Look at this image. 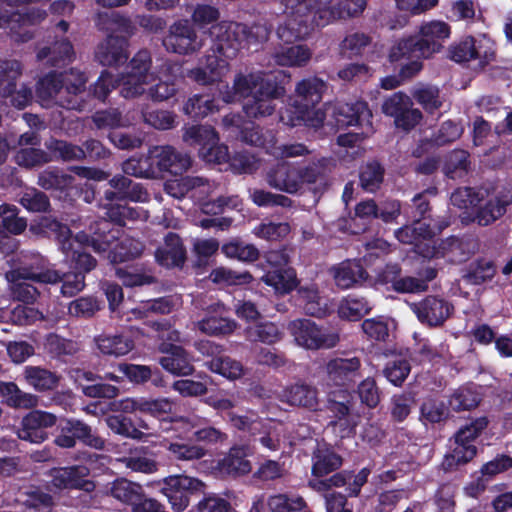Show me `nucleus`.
Segmentation results:
<instances>
[{
    "label": "nucleus",
    "mask_w": 512,
    "mask_h": 512,
    "mask_svg": "<svg viewBox=\"0 0 512 512\" xmlns=\"http://www.w3.org/2000/svg\"><path fill=\"white\" fill-rule=\"evenodd\" d=\"M208 368L214 372L222 375L227 379H237L243 375V365L228 356L215 357L208 362Z\"/></svg>",
    "instance_id": "53"
},
{
    "label": "nucleus",
    "mask_w": 512,
    "mask_h": 512,
    "mask_svg": "<svg viewBox=\"0 0 512 512\" xmlns=\"http://www.w3.org/2000/svg\"><path fill=\"white\" fill-rule=\"evenodd\" d=\"M183 140L189 145H200L199 156L207 163L228 164L230 157L225 145L217 144L218 136L211 126L193 125L185 128Z\"/></svg>",
    "instance_id": "13"
},
{
    "label": "nucleus",
    "mask_w": 512,
    "mask_h": 512,
    "mask_svg": "<svg viewBox=\"0 0 512 512\" xmlns=\"http://www.w3.org/2000/svg\"><path fill=\"white\" fill-rule=\"evenodd\" d=\"M210 185L199 177H185L181 179L170 180L165 184L166 192L175 198H182L188 192L199 190V195L209 190ZM198 196L195 192L193 197Z\"/></svg>",
    "instance_id": "42"
},
{
    "label": "nucleus",
    "mask_w": 512,
    "mask_h": 512,
    "mask_svg": "<svg viewBox=\"0 0 512 512\" xmlns=\"http://www.w3.org/2000/svg\"><path fill=\"white\" fill-rule=\"evenodd\" d=\"M326 112L330 113L335 119L337 125L353 126V125H369L372 113L367 104L362 101H356L353 104L335 103L326 107Z\"/></svg>",
    "instance_id": "26"
},
{
    "label": "nucleus",
    "mask_w": 512,
    "mask_h": 512,
    "mask_svg": "<svg viewBox=\"0 0 512 512\" xmlns=\"http://www.w3.org/2000/svg\"><path fill=\"white\" fill-rule=\"evenodd\" d=\"M414 312L418 319L431 326L442 324L450 315V305L440 299L429 297L415 305Z\"/></svg>",
    "instance_id": "32"
},
{
    "label": "nucleus",
    "mask_w": 512,
    "mask_h": 512,
    "mask_svg": "<svg viewBox=\"0 0 512 512\" xmlns=\"http://www.w3.org/2000/svg\"><path fill=\"white\" fill-rule=\"evenodd\" d=\"M283 93L282 89L265 79L263 72L236 75L233 87L221 91L225 103L243 101V110L248 117L267 116L275 109L274 101Z\"/></svg>",
    "instance_id": "6"
},
{
    "label": "nucleus",
    "mask_w": 512,
    "mask_h": 512,
    "mask_svg": "<svg viewBox=\"0 0 512 512\" xmlns=\"http://www.w3.org/2000/svg\"><path fill=\"white\" fill-rule=\"evenodd\" d=\"M342 464L341 457L335 454L328 447H319L314 455L312 473L314 477H322L336 469Z\"/></svg>",
    "instance_id": "46"
},
{
    "label": "nucleus",
    "mask_w": 512,
    "mask_h": 512,
    "mask_svg": "<svg viewBox=\"0 0 512 512\" xmlns=\"http://www.w3.org/2000/svg\"><path fill=\"white\" fill-rule=\"evenodd\" d=\"M202 481L186 475H172L162 482L161 492L168 499L175 512L184 511L190 502V496L202 491Z\"/></svg>",
    "instance_id": "18"
},
{
    "label": "nucleus",
    "mask_w": 512,
    "mask_h": 512,
    "mask_svg": "<svg viewBox=\"0 0 512 512\" xmlns=\"http://www.w3.org/2000/svg\"><path fill=\"white\" fill-rule=\"evenodd\" d=\"M485 189L460 188L451 195V202L460 209L473 208L484 200Z\"/></svg>",
    "instance_id": "60"
},
{
    "label": "nucleus",
    "mask_w": 512,
    "mask_h": 512,
    "mask_svg": "<svg viewBox=\"0 0 512 512\" xmlns=\"http://www.w3.org/2000/svg\"><path fill=\"white\" fill-rule=\"evenodd\" d=\"M160 350L166 354L160 359V364L166 371L177 376H186L193 372L191 360L181 346L163 342Z\"/></svg>",
    "instance_id": "28"
},
{
    "label": "nucleus",
    "mask_w": 512,
    "mask_h": 512,
    "mask_svg": "<svg viewBox=\"0 0 512 512\" xmlns=\"http://www.w3.org/2000/svg\"><path fill=\"white\" fill-rule=\"evenodd\" d=\"M229 420L234 427L247 430L253 436L259 435L257 440L270 451L280 449L282 443H284V439L281 438L284 431L282 423L271 420L264 423L253 416H238L233 413H229Z\"/></svg>",
    "instance_id": "16"
},
{
    "label": "nucleus",
    "mask_w": 512,
    "mask_h": 512,
    "mask_svg": "<svg viewBox=\"0 0 512 512\" xmlns=\"http://www.w3.org/2000/svg\"><path fill=\"white\" fill-rule=\"evenodd\" d=\"M298 300L303 310L309 315L322 317L330 311L327 300L319 294L315 283L301 285L298 289Z\"/></svg>",
    "instance_id": "33"
},
{
    "label": "nucleus",
    "mask_w": 512,
    "mask_h": 512,
    "mask_svg": "<svg viewBox=\"0 0 512 512\" xmlns=\"http://www.w3.org/2000/svg\"><path fill=\"white\" fill-rule=\"evenodd\" d=\"M76 439L83 441L85 444L101 449L104 441L93 435L89 426L78 420H66L60 426V433L55 438V444L62 448H72L75 446Z\"/></svg>",
    "instance_id": "24"
},
{
    "label": "nucleus",
    "mask_w": 512,
    "mask_h": 512,
    "mask_svg": "<svg viewBox=\"0 0 512 512\" xmlns=\"http://www.w3.org/2000/svg\"><path fill=\"white\" fill-rule=\"evenodd\" d=\"M222 252L232 259H237L243 262L255 261L259 252L252 244H246L240 241H231L222 246Z\"/></svg>",
    "instance_id": "58"
},
{
    "label": "nucleus",
    "mask_w": 512,
    "mask_h": 512,
    "mask_svg": "<svg viewBox=\"0 0 512 512\" xmlns=\"http://www.w3.org/2000/svg\"><path fill=\"white\" fill-rule=\"evenodd\" d=\"M202 421L203 419L196 415L172 420L170 429L177 433L176 437L179 439L169 441L167 443V449L175 458L179 460H194L205 455V450L202 447L190 445L183 441V438L187 437L192 430L200 426Z\"/></svg>",
    "instance_id": "17"
},
{
    "label": "nucleus",
    "mask_w": 512,
    "mask_h": 512,
    "mask_svg": "<svg viewBox=\"0 0 512 512\" xmlns=\"http://www.w3.org/2000/svg\"><path fill=\"white\" fill-rule=\"evenodd\" d=\"M110 184L117 192H107L106 197L109 200L114 198L129 199L134 202H146L148 193L138 183H133L124 176H116L110 180Z\"/></svg>",
    "instance_id": "39"
},
{
    "label": "nucleus",
    "mask_w": 512,
    "mask_h": 512,
    "mask_svg": "<svg viewBox=\"0 0 512 512\" xmlns=\"http://www.w3.org/2000/svg\"><path fill=\"white\" fill-rule=\"evenodd\" d=\"M244 142L255 146H262L268 154L276 159H286L305 156L309 149L301 143H278L272 134L263 136L258 128H249L241 132Z\"/></svg>",
    "instance_id": "19"
},
{
    "label": "nucleus",
    "mask_w": 512,
    "mask_h": 512,
    "mask_svg": "<svg viewBox=\"0 0 512 512\" xmlns=\"http://www.w3.org/2000/svg\"><path fill=\"white\" fill-rule=\"evenodd\" d=\"M157 262L165 267H175L183 264L185 251L180 238L176 234H168L163 246L155 252Z\"/></svg>",
    "instance_id": "38"
},
{
    "label": "nucleus",
    "mask_w": 512,
    "mask_h": 512,
    "mask_svg": "<svg viewBox=\"0 0 512 512\" xmlns=\"http://www.w3.org/2000/svg\"><path fill=\"white\" fill-rule=\"evenodd\" d=\"M21 75V65L16 60L0 61V95L9 97L13 106L25 108L32 100V92L22 85L16 89L15 80Z\"/></svg>",
    "instance_id": "20"
},
{
    "label": "nucleus",
    "mask_w": 512,
    "mask_h": 512,
    "mask_svg": "<svg viewBox=\"0 0 512 512\" xmlns=\"http://www.w3.org/2000/svg\"><path fill=\"white\" fill-rule=\"evenodd\" d=\"M451 35L450 26L441 20L423 22L414 36L402 38L390 49L391 61L413 59L401 69L403 77H412L422 69V59L439 53Z\"/></svg>",
    "instance_id": "5"
},
{
    "label": "nucleus",
    "mask_w": 512,
    "mask_h": 512,
    "mask_svg": "<svg viewBox=\"0 0 512 512\" xmlns=\"http://www.w3.org/2000/svg\"><path fill=\"white\" fill-rule=\"evenodd\" d=\"M410 106H412L410 97L402 92H397L385 100L382 105V111L384 114L394 117L396 123L398 117Z\"/></svg>",
    "instance_id": "64"
},
{
    "label": "nucleus",
    "mask_w": 512,
    "mask_h": 512,
    "mask_svg": "<svg viewBox=\"0 0 512 512\" xmlns=\"http://www.w3.org/2000/svg\"><path fill=\"white\" fill-rule=\"evenodd\" d=\"M329 0H283L286 19L277 34L283 41L306 37L316 26H325L335 19L362 13L366 0H343L337 7L326 8Z\"/></svg>",
    "instance_id": "2"
},
{
    "label": "nucleus",
    "mask_w": 512,
    "mask_h": 512,
    "mask_svg": "<svg viewBox=\"0 0 512 512\" xmlns=\"http://www.w3.org/2000/svg\"><path fill=\"white\" fill-rule=\"evenodd\" d=\"M326 84L319 78L312 77L299 82L295 89L291 109L281 113L280 120L290 126L304 124L318 128L324 121L325 113L315 109L321 101Z\"/></svg>",
    "instance_id": "7"
},
{
    "label": "nucleus",
    "mask_w": 512,
    "mask_h": 512,
    "mask_svg": "<svg viewBox=\"0 0 512 512\" xmlns=\"http://www.w3.org/2000/svg\"><path fill=\"white\" fill-rule=\"evenodd\" d=\"M486 426L487 420L479 418L459 430L455 436L452 451L445 455L442 462L444 470H454L457 466L469 462L476 455V447L472 442Z\"/></svg>",
    "instance_id": "14"
},
{
    "label": "nucleus",
    "mask_w": 512,
    "mask_h": 512,
    "mask_svg": "<svg viewBox=\"0 0 512 512\" xmlns=\"http://www.w3.org/2000/svg\"><path fill=\"white\" fill-rule=\"evenodd\" d=\"M267 506L271 512H296L305 507V502L298 495L279 493L269 496Z\"/></svg>",
    "instance_id": "52"
},
{
    "label": "nucleus",
    "mask_w": 512,
    "mask_h": 512,
    "mask_svg": "<svg viewBox=\"0 0 512 512\" xmlns=\"http://www.w3.org/2000/svg\"><path fill=\"white\" fill-rule=\"evenodd\" d=\"M0 396L11 407L32 408L37 405V397L22 392L13 382H0Z\"/></svg>",
    "instance_id": "43"
},
{
    "label": "nucleus",
    "mask_w": 512,
    "mask_h": 512,
    "mask_svg": "<svg viewBox=\"0 0 512 512\" xmlns=\"http://www.w3.org/2000/svg\"><path fill=\"white\" fill-rule=\"evenodd\" d=\"M123 171L128 175L136 177H155L156 173L152 164L150 154L142 157H131L123 163Z\"/></svg>",
    "instance_id": "61"
},
{
    "label": "nucleus",
    "mask_w": 512,
    "mask_h": 512,
    "mask_svg": "<svg viewBox=\"0 0 512 512\" xmlns=\"http://www.w3.org/2000/svg\"><path fill=\"white\" fill-rule=\"evenodd\" d=\"M511 203L512 188H505L498 194L492 195L486 190L484 200L472 208L475 210L472 220L481 226H487L502 217L506 207Z\"/></svg>",
    "instance_id": "22"
},
{
    "label": "nucleus",
    "mask_w": 512,
    "mask_h": 512,
    "mask_svg": "<svg viewBox=\"0 0 512 512\" xmlns=\"http://www.w3.org/2000/svg\"><path fill=\"white\" fill-rule=\"evenodd\" d=\"M349 397L346 390L329 392V409L337 419L333 424L340 427L341 437L348 435L355 426L354 421L349 418Z\"/></svg>",
    "instance_id": "31"
},
{
    "label": "nucleus",
    "mask_w": 512,
    "mask_h": 512,
    "mask_svg": "<svg viewBox=\"0 0 512 512\" xmlns=\"http://www.w3.org/2000/svg\"><path fill=\"white\" fill-rule=\"evenodd\" d=\"M73 55V47L67 39L57 40L53 47L42 48L38 54V59L48 58L52 65L57 64L59 61L71 60Z\"/></svg>",
    "instance_id": "57"
},
{
    "label": "nucleus",
    "mask_w": 512,
    "mask_h": 512,
    "mask_svg": "<svg viewBox=\"0 0 512 512\" xmlns=\"http://www.w3.org/2000/svg\"><path fill=\"white\" fill-rule=\"evenodd\" d=\"M412 95L427 112L432 113L442 106L443 100L436 86L419 85L414 88Z\"/></svg>",
    "instance_id": "54"
},
{
    "label": "nucleus",
    "mask_w": 512,
    "mask_h": 512,
    "mask_svg": "<svg viewBox=\"0 0 512 512\" xmlns=\"http://www.w3.org/2000/svg\"><path fill=\"white\" fill-rule=\"evenodd\" d=\"M319 171L315 164L305 167L289 162L278 163L266 173V181L274 189L294 194L300 191L305 184L317 181Z\"/></svg>",
    "instance_id": "10"
},
{
    "label": "nucleus",
    "mask_w": 512,
    "mask_h": 512,
    "mask_svg": "<svg viewBox=\"0 0 512 512\" xmlns=\"http://www.w3.org/2000/svg\"><path fill=\"white\" fill-rule=\"evenodd\" d=\"M251 453L248 446H234L224 458L218 461L217 469L221 473L228 475L248 474L252 469V465L247 457Z\"/></svg>",
    "instance_id": "30"
},
{
    "label": "nucleus",
    "mask_w": 512,
    "mask_h": 512,
    "mask_svg": "<svg viewBox=\"0 0 512 512\" xmlns=\"http://www.w3.org/2000/svg\"><path fill=\"white\" fill-rule=\"evenodd\" d=\"M109 491L112 497L131 506L139 499L142 487L126 479H117L111 484Z\"/></svg>",
    "instance_id": "51"
},
{
    "label": "nucleus",
    "mask_w": 512,
    "mask_h": 512,
    "mask_svg": "<svg viewBox=\"0 0 512 512\" xmlns=\"http://www.w3.org/2000/svg\"><path fill=\"white\" fill-rule=\"evenodd\" d=\"M479 395L471 387H462L455 391L449 400L453 410H468L479 403Z\"/></svg>",
    "instance_id": "63"
},
{
    "label": "nucleus",
    "mask_w": 512,
    "mask_h": 512,
    "mask_svg": "<svg viewBox=\"0 0 512 512\" xmlns=\"http://www.w3.org/2000/svg\"><path fill=\"white\" fill-rule=\"evenodd\" d=\"M400 269L397 265H390L380 275L379 281L385 284L391 283L393 289L401 293L421 292L427 289L425 281L415 277L399 278Z\"/></svg>",
    "instance_id": "36"
},
{
    "label": "nucleus",
    "mask_w": 512,
    "mask_h": 512,
    "mask_svg": "<svg viewBox=\"0 0 512 512\" xmlns=\"http://www.w3.org/2000/svg\"><path fill=\"white\" fill-rule=\"evenodd\" d=\"M71 377L79 384L82 388V392L93 398H114L118 394V388L108 384H86V382H94L98 376L90 371L82 369H74L71 372Z\"/></svg>",
    "instance_id": "35"
},
{
    "label": "nucleus",
    "mask_w": 512,
    "mask_h": 512,
    "mask_svg": "<svg viewBox=\"0 0 512 512\" xmlns=\"http://www.w3.org/2000/svg\"><path fill=\"white\" fill-rule=\"evenodd\" d=\"M442 227L435 228L431 223L424 221H416L413 225H407L395 232L396 238L405 244L413 245L414 251L424 258L445 257L454 249L459 248L458 239L452 238L436 248L433 239L436 232L441 231Z\"/></svg>",
    "instance_id": "9"
},
{
    "label": "nucleus",
    "mask_w": 512,
    "mask_h": 512,
    "mask_svg": "<svg viewBox=\"0 0 512 512\" xmlns=\"http://www.w3.org/2000/svg\"><path fill=\"white\" fill-rule=\"evenodd\" d=\"M24 378L37 391L52 390L58 385V377L51 371L36 366H26Z\"/></svg>",
    "instance_id": "45"
},
{
    "label": "nucleus",
    "mask_w": 512,
    "mask_h": 512,
    "mask_svg": "<svg viewBox=\"0 0 512 512\" xmlns=\"http://www.w3.org/2000/svg\"><path fill=\"white\" fill-rule=\"evenodd\" d=\"M288 330L295 343L305 349L317 350L334 347L339 337L336 333L318 326L309 319H297L289 323Z\"/></svg>",
    "instance_id": "15"
},
{
    "label": "nucleus",
    "mask_w": 512,
    "mask_h": 512,
    "mask_svg": "<svg viewBox=\"0 0 512 512\" xmlns=\"http://www.w3.org/2000/svg\"><path fill=\"white\" fill-rule=\"evenodd\" d=\"M168 51L178 54H189L197 51L202 46V40L198 38L188 22H178L170 27L169 34L163 41Z\"/></svg>",
    "instance_id": "25"
},
{
    "label": "nucleus",
    "mask_w": 512,
    "mask_h": 512,
    "mask_svg": "<svg viewBox=\"0 0 512 512\" xmlns=\"http://www.w3.org/2000/svg\"><path fill=\"white\" fill-rule=\"evenodd\" d=\"M99 29L109 33L99 44L96 58L104 66H120L128 59L125 35L131 33V24L127 18L115 11L99 12L96 16Z\"/></svg>",
    "instance_id": "8"
},
{
    "label": "nucleus",
    "mask_w": 512,
    "mask_h": 512,
    "mask_svg": "<svg viewBox=\"0 0 512 512\" xmlns=\"http://www.w3.org/2000/svg\"><path fill=\"white\" fill-rule=\"evenodd\" d=\"M246 336L251 341L274 344L282 337V332L272 322H265L246 329Z\"/></svg>",
    "instance_id": "56"
},
{
    "label": "nucleus",
    "mask_w": 512,
    "mask_h": 512,
    "mask_svg": "<svg viewBox=\"0 0 512 512\" xmlns=\"http://www.w3.org/2000/svg\"><path fill=\"white\" fill-rule=\"evenodd\" d=\"M495 56V44L486 35L466 36L449 47V57L457 63H471L474 69H483Z\"/></svg>",
    "instance_id": "11"
},
{
    "label": "nucleus",
    "mask_w": 512,
    "mask_h": 512,
    "mask_svg": "<svg viewBox=\"0 0 512 512\" xmlns=\"http://www.w3.org/2000/svg\"><path fill=\"white\" fill-rule=\"evenodd\" d=\"M149 154L156 176L163 171L171 174H182L191 167V158L177 160L176 164H171L169 159L173 157V147L169 145L153 146L149 149Z\"/></svg>",
    "instance_id": "29"
},
{
    "label": "nucleus",
    "mask_w": 512,
    "mask_h": 512,
    "mask_svg": "<svg viewBox=\"0 0 512 512\" xmlns=\"http://www.w3.org/2000/svg\"><path fill=\"white\" fill-rule=\"evenodd\" d=\"M282 401L293 405L316 410L318 398L316 390L308 385L295 384L283 390Z\"/></svg>",
    "instance_id": "41"
},
{
    "label": "nucleus",
    "mask_w": 512,
    "mask_h": 512,
    "mask_svg": "<svg viewBox=\"0 0 512 512\" xmlns=\"http://www.w3.org/2000/svg\"><path fill=\"white\" fill-rule=\"evenodd\" d=\"M97 349L104 355L120 357L134 348V342L122 334H101L95 338Z\"/></svg>",
    "instance_id": "40"
},
{
    "label": "nucleus",
    "mask_w": 512,
    "mask_h": 512,
    "mask_svg": "<svg viewBox=\"0 0 512 512\" xmlns=\"http://www.w3.org/2000/svg\"><path fill=\"white\" fill-rule=\"evenodd\" d=\"M96 225L97 230L91 237L85 232L72 236L67 226L51 217L43 216L31 223L30 231L37 235L54 234L66 261L78 270L77 273L89 272L96 266V260L83 251L85 246H92L99 254L108 252L107 258L112 263L124 262L141 255L142 243L129 237L118 239L111 231L105 234L110 226L106 220H100Z\"/></svg>",
    "instance_id": "1"
},
{
    "label": "nucleus",
    "mask_w": 512,
    "mask_h": 512,
    "mask_svg": "<svg viewBox=\"0 0 512 512\" xmlns=\"http://www.w3.org/2000/svg\"><path fill=\"white\" fill-rule=\"evenodd\" d=\"M262 280L279 294L289 293L297 285L296 273L291 268L268 271Z\"/></svg>",
    "instance_id": "44"
},
{
    "label": "nucleus",
    "mask_w": 512,
    "mask_h": 512,
    "mask_svg": "<svg viewBox=\"0 0 512 512\" xmlns=\"http://www.w3.org/2000/svg\"><path fill=\"white\" fill-rule=\"evenodd\" d=\"M151 57L148 51H139L130 61V71L120 81V93L124 98H134L143 93L156 102L168 100L177 92V76L174 66H168L159 75L149 72Z\"/></svg>",
    "instance_id": "4"
},
{
    "label": "nucleus",
    "mask_w": 512,
    "mask_h": 512,
    "mask_svg": "<svg viewBox=\"0 0 512 512\" xmlns=\"http://www.w3.org/2000/svg\"><path fill=\"white\" fill-rule=\"evenodd\" d=\"M88 475L89 469L83 465L55 468L50 471V483L56 490L80 489L91 492L95 484L88 479Z\"/></svg>",
    "instance_id": "23"
},
{
    "label": "nucleus",
    "mask_w": 512,
    "mask_h": 512,
    "mask_svg": "<svg viewBox=\"0 0 512 512\" xmlns=\"http://www.w3.org/2000/svg\"><path fill=\"white\" fill-rule=\"evenodd\" d=\"M64 93L60 76L54 73L40 79L37 85V95L41 101H49Z\"/></svg>",
    "instance_id": "62"
},
{
    "label": "nucleus",
    "mask_w": 512,
    "mask_h": 512,
    "mask_svg": "<svg viewBox=\"0 0 512 512\" xmlns=\"http://www.w3.org/2000/svg\"><path fill=\"white\" fill-rule=\"evenodd\" d=\"M74 178L58 169H48L39 175L38 184L44 189L66 190L72 188Z\"/></svg>",
    "instance_id": "55"
},
{
    "label": "nucleus",
    "mask_w": 512,
    "mask_h": 512,
    "mask_svg": "<svg viewBox=\"0 0 512 512\" xmlns=\"http://www.w3.org/2000/svg\"><path fill=\"white\" fill-rule=\"evenodd\" d=\"M16 206L3 204L0 206V218L2 229L5 228L12 234H21L27 227V222L24 218L18 216Z\"/></svg>",
    "instance_id": "59"
},
{
    "label": "nucleus",
    "mask_w": 512,
    "mask_h": 512,
    "mask_svg": "<svg viewBox=\"0 0 512 512\" xmlns=\"http://www.w3.org/2000/svg\"><path fill=\"white\" fill-rule=\"evenodd\" d=\"M369 303L360 297L348 296L344 298L338 307V314L341 318L356 321L369 313Z\"/></svg>",
    "instance_id": "50"
},
{
    "label": "nucleus",
    "mask_w": 512,
    "mask_h": 512,
    "mask_svg": "<svg viewBox=\"0 0 512 512\" xmlns=\"http://www.w3.org/2000/svg\"><path fill=\"white\" fill-rule=\"evenodd\" d=\"M5 278L9 283V289L14 299L30 303L36 299L38 292L34 286L26 282L27 280L55 284L60 279V276L59 272L53 269L36 271L33 267H20L8 271L5 274Z\"/></svg>",
    "instance_id": "12"
},
{
    "label": "nucleus",
    "mask_w": 512,
    "mask_h": 512,
    "mask_svg": "<svg viewBox=\"0 0 512 512\" xmlns=\"http://www.w3.org/2000/svg\"><path fill=\"white\" fill-rule=\"evenodd\" d=\"M335 284L341 289H349L366 279V272L357 261H344L331 270Z\"/></svg>",
    "instance_id": "37"
},
{
    "label": "nucleus",
    "mask_w": 512,
    "mask_h": 512,
    "mask_svg": "<svg viewBox=\"0 0 512 512\" xmlns=\"http://www.w3.org/2000/svg\"><path fill=\"white\" fill-rule=\"evenodd\" d=\"M210 35L214 41L212 54L206 56L203 67L190 72V77L199 84H209L221 80L229 70L228 60L236 56L243 47L254 41L253 32H247L246 27L235 22H221L211 28Z\"/></svg>",
    "instance_id": "3"
},
{
    "label": "nucleus",
    "mask_w": 512,
    "mask_h": 512,
    "mask_svg": "<svg viewBox=\"0 0 512 512\" xmlns=\"http://www.w3.org/2000/svg\"><path fill=\"white\" fill-rule=\"evenodd\" d=\"M16 502L29 509H34L37 512H50L53 505V500L50 495L33 488L20 491Z\"/></svg>",
    "instance_id": "49"
},
{
    "label": "nucleus",
    "mask_w": 512,
    "mask_h": 512,
    "mask_svg": "<svg viewBox=\"0 0 512 512\" xmlns=\"http://www.w3.org/2000/svg\"><path fill=\"white\" fill-rule=\"evenodd\" d=\"M57 418L54 414L33 410L25 415L17 430L19 439L31 443H42L48 438L47 428L56 424Z\"/></svg>",
    "instance_id": "21"
},
{
    "label": "nucleus",
    "mask_w": 512,
    "mask_h": 512,
    "mask_svg": "<svg viewBox=\"0 0 512 512\" xmlns=\"http://www.w3.org/2000/svg\"><path fill=\"white\" fill-rule=\"evenodd\" d=\"M172 310V302L168 298H158L140 303L127 312L126 320L144 319L151 313L166 314Z\"/></svg>",
    "instance_id": "48"
},
{
    "label": "nucleus",
    "mask_w": 512,
    "mask_h": 512,
    "mask_svg": "<svg viewBox=\"0 0 512 512\" xmlns=\"http://www.w3.org/2000/svg\"><path fill=\"white\" fill-rule=\"evenodd\" d=\"M197 327L204 334L219 336L232 333L237 323L228 318L225 307L217 303L209 308L207 315L197 323Z\"/></svg>",
    "instance_id": "27"
},
{
    "label": "nucleus",
    "mask_w": 512,
    "mask_h": 512,
    "mask_svg": "<svg viewBox=\"0 0 512 512\" xmlns=\"http://www.w3.org/2000/svg\"><path fill=\"white\" fill-rule=\"evenodd\" d=\"M311 51L304 45L281 48L274 55L275 61L281 66H302L311 58Z\"/></svg>",
    "instance_id": "47"
},
{
    "label": "nucleus",
    "mask_w": 512,
    "mask_h": 512,
    "mask_svg": "<svg viewBox=\"0 0 512 512\" xmlns=\"http://www.w3.org/2000/svg\"><path fill=\"white\" fill-rule=\"evenodd\" d=\"M359 367L356 357L333 359L327 364L328 379L337 386H345L355 380Z\"/></svg>",
    "instance_id": "34"
}]
</instances>
